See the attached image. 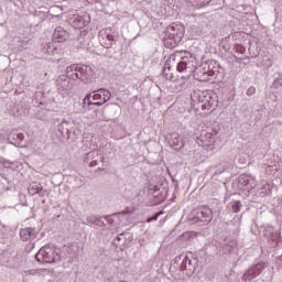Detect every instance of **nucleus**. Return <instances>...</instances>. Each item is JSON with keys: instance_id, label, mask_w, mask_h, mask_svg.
<instances>
[{"instance_id": "1", "label": "nucleus", "mask_w": 282, "mask_h": 282, "mask_svg": "<svg viewBox=\"0 0 282 282\" xmlns=\"http://www.w3.org/2000/svg\"><path fill=\"white\" fill-rule=\"evenodd\" d=\"M66 74L72 80H82L84 85H91L94 78H96V72L94 68L84 64H72L66 67Z\"/></svg>"}, {"instance_id": "2", "label": "nucleus", "mask_w": 282, "mask_h": 282, "mask_svg": "<svg viewBox=\"0 0 282 282\" xmlns=\"http://www.w3.org/2000/svg\"><path fill=\"white\" fill-rule=\"evenodd\" d=\"M219 69H221V66L217 61H207L204 62L196 70L195 75L197 80L200 83H208L210 78H217L219 76Z\"/></svg>"}, {"instance_id": "3", "label": "nucleus", "mask_w": 282, "mask_h": 282, "mask_svg": "<svg viewBox=\"0 0 282 282\" xmlns=\"http://www.w3.org/2000/svg\"><path fill=\"white\" fill-rule=\"evenodd\" d=\"M182 39H184V25L172 23L165 30V47H177L180 43H182Z\"/></svg>"}, {"instance_id": "4", "label": "nucleus", "mask_w": 282, "mask_h": 282, "mask_svg": "<svg viewBox=\"0 0 282 282\" xmlns=\"http://www.w3.org/2000/svg\"><path fill=\"white\" fill-rule=\"evenodd\" d=\"M35 260L39 263H56L61 261V250L54 245H46L37 251Z\"/></svg>"}, {"instance_id": "5", "label": "nucleus", "mask_w": 282, "mask_h": 282, "mask_svg": "<svg viewBox=\"0 0 282 282\" xmlns=\"http://www.w3.org/2000/svg\"><path fill=\"white\" fill-rule=\"evenodd\" d=\"M192 107L196 110V111H208V100H210V95L203 93V91H198V93H194L192 95Z\"/></svg>"}, {"instance_id": "6", "label": "nucleus", "mask_w": 282, "mask_h": 282, "mask_svg": "<svg viewBox=\"0 0 282 282\" xmlns=\"http://www.w3.org/2000/svg\"><path fill=\"white\" fill-rule=\"evenodd\" d=\"M268 268L267 261H259L256 264H252L242 275V281H253L257 276H261L263 270Z\"/></svg>"}, {"instance_id": "7", "label": "nucleus", "mask_w": 282, "mask_h": 282, "mask_svg": "<svg viewBox=\"0 0 282 282\" xmlns=\"http://www.w3.org/2000/svg\"><path fill=\"white\" fill-rule=\"evenodd\" d=\"M194 221L196 224H203L204 226H206V224H210V221H213V209H210L208 206L197 208L194 216Z\"/></svg>"}, {"instance_id": "8", "label": "nucleus", "mask_w": 282, "mask_h": 282, "mask_svg": "<svg viewBox=\"0 0 282 282\" xmlns=\"http://www.w3.org/2000/svg\"><path fill=\"white\" fill-rule=\"evenodd\" d=\"M98 161L105 164V155H102V152H100V150H93L84 155V162H86V164H88L90 169H94V166H98Z\"/></svg>"}, {"instance_id": "9", "label": "nucleus", "mask_w": 282, "mask_h": 282, "mask_svg": "<svg viewBox=\"0 0 282 282\" xmlns=\"http://www.w3.org/2000/svg\"><path fill=\"white\" fill-rule=\"evenodd\" d=\"M167 143L173 151H182V149H184V137L177 132H173L170 134Z\"/></svg>"}, {"instance_id": "10", "label": "nucleus", "mask_w": 282, "mask_h": 282, "mask_svg": "<svg viewBox=\"0 0 282 282\" xmlns=\"http://www.w3.org/2000/svg\"><path fill=\"white\" fill-rule=\"evenodd\" d=\"M56 131L57 138L59 140H63L65 138L69 139V135H72V123L63 120L59 124H57Z\"/></svg>"}, {"instance_id": "11", "label": "nucleus", "mask_w": 282, "mask_h": 282, "mask_svg": "<svg viewBox=\"0 0 282 282\" xmlns=\"http://www.w3.org/2000/svg\"><path fill=\"white\" fill-rule=\"evenodd\" d=\"M86 226H90L95 230L98 228H106L107 224L102 220V216L90 215L86 217V221L84 223Z\"/></svg>"}, {"instance_id": "12", "label": "nucleus", "mask_w": 282, "mask_h": 282, "mask_svg": "<svg viewBox=\"0 0 282 282\" xmlns=\"http://www.w3.org/2000/svg\"><path fill=\"white\" fill-rule=\"evenodd\" d=\"M181 270H186L187 274H193L195 270H197V259L185 256L182 263H181Z\"/></svg>"}, {"instance_id": "13", "label": "nucleus", "mask_w": 282, "mask_h": 282, "mask_svg": "<svg viewBox=\"0 0 282 282\" xmlns=\"http://www.w3.org/2000/svg\"><path fill=\"white\" fill-rule=\"evenodd\" d=\"M36 235H39V231L34 227H25L20 230V239L22 241H34Z\"/></svg>"}, {"instance_id": "14", "label": "nucleus", "mask_w": 282, "mask_h": 282, "mask_svg": "<svg viewBox=\"0 0 282 282\" xmlns=\"http://www.w3.org/2000/svg\"><path fill=\"white\" fill-rule=\"evenodd\" d=\"M72 78H69V75H59V77L56 79V86L58 89H62V91H70L73 85H72Z\"/></svg>"}, {"instance_id": "15", "label": "nucleus", "mask_w": 282, "mask_h": 282, "mask_svg": "<svg viewBox=\"0 0 282 282\" xmlns=\"http://www.w3.org/2000/svg\"><path fill=\"white\" fill-rule=\"evenodd\" d=\"M89 25V15H76L72 21V26L76 30L87 28Z\"/></svg>"}, {"instance_id": "16", "label": "nucleus", "mask_w": 282, "mask_h": 282, "mask_svg": "<svg viewBox=\"0 0 282 282\" xmlns=\"http://www.w3.org/2000/svg\"><path fill=\"white\" fill-rule=\"evenodd\" d=\"M53 39L57 41V43H63L69 39V33L63 26H57L54 30Z\"/></svg>"}, {"instance_id": "17", "label": "nucleus", "mask_w": 282, "mask_h": 282, "mask_svg": "<svg viewBox=\"0 0 282 282\" xmlns=\"http://www.w3.org/2000/svg\"><path fill=\"white\" fill-rule=\"evenodd\" d=\"M238 184L239 186H242V188H254V186H257V183L254 182V178L242 174L238 177Z\"/></svg>"}, {"instance_id": "18", "label": "nucleus", "mask_w": 282, "mask_h": 282, "mask_svg": "<svg viewBox=\"0 0 282 282\" xmlns=\"http://www.w3.org/2000/svg\"><path fill=\"white\" fill-rule=\"evenodd\" d=\"M29 194L45 197V195H47V189H43V185H41V183H33L29 186Z\"/></svg>"}, {"instance_id": "19", "label": "nucleus", "mask_w": 282, "mask_h": 282, "mask_svg": "<svg viewBox=\"0 0 282 282\" xmlns=\"http://www.w3.org/2000/svg\"><path fill=\"white\" fill-rule=\"evenodd\" d=\"M193 64L188 61V58L184 57L182 58L177 65H176V70L180 72V74L184 72H193Z\"/></svg>"}, {"instance_id": "20", "label": "nucleus", "mask_w": 282, "mask_h": 282, "mask_svg": "<svg viewBox=\"0 0 282 282\" xmlns=\"http://www.w3.org/2000/svg\"><path fill=\"white\" fill-rule=\"evenodd\" d=\"M162 76L165 80H175V75L171 72V63L165 62L162 70Z\"/></svg>"}, {"instance_id": "21", "label": "nucleus", "mask_w": 282, "mask_h": 282, "mask_svg": "<svg viewBox=\"0 0 282 282\" xmlns=\"http://www.w3.org/2000/svg\"><path fill=\"white\" fill-rule=\"evenodd\" d=\"M42 52H44V54H48V56H54V54H58V50L52 43L44 44L42 47Z\"/></svg>"}, {"instance_id": "22", "label": "nucleus", "mask_w": 282, "mask_h": 282, "mask_svg": "<svg viewBox=\"0 0 282 282\" xmlns=\"http://www.w3.org/2000/svg\"><path fill=\"white\" fill-rule=\"evenodd\" d=\"M88 105V107L95 106V107H102L105 105L104 101H91V93L87 94L86 97L84 98L83 106Z\"/></svg>"}, {"instance_id": "23", "label": "nucleus", "mask_w": 282, "mask_h": 282, "mask_svg": "<svg viewBox=\"0 0 282 282\" xmlns=\"http://www.w3.org/2000/svg\"><path fill=\"white\" fill-rule=\"evenodd\" d=\"M124 243H127V237H124V232L117 236L112 241V246H115V248H120V246H124Z\"/></svg>"}, {"instance_id": "24", "label": "nucleus", "mask_w": 282, "mask_h": 282, "mask_svg": "<svg viewBox=\"0 0 282 282\" xmlns=\"http://www.w3.org/2000/svg\"><path fill=\"white\" fill-rule=\"evenodd\" d=\"M213 0H186L187 3H192L194 8H206Z\"/></svg>"}, {"instance_id": "25", "label": "nucleus", "mask_w": 282, "mask_h": 282, "mask_svg": "<svg viewBox=\"0 0 282 282\" xmlns=\"http://www.w3.org/2000/svg\"><path fill=\"white\" fill-rule=\"evenodd\" d=\"M85 36H87V32H82L79 34V36L76 40V43L79 44L77 46L85 47L87 45V39H85Z\"/></svg>"}, {"instance_id": "26", "label": "nucleus", "mask_w": 282, "mask_h": 282, "mask_svg": "<svg viewBox=\"0 0 282 282\" xmlns=\"http://www.w3.org/2000/svg\"><path fill=\"white\" fill-rule=\"evenodd\" d=\"M98 91H100L104 102H109V100H111V91L105 88H99Z\"/></svg>"}, {"instance_id": "27", "label": "nucleus", "mask_w": 282, "mask_h": 282, "mask_svg": "<svg viewBox=\"0 0 282 282\" xmlns=\"http://www.w3.org/2000/svg\"><path fill=\"white\" fill-rule=\"evenodd\" d=\"M121 215L119 214H112V215H106L104 216V219L110 225V226H116V221L118 219V216Z\"/></svg>"}, {"instance_id": "28", "label": "nucleus", "mask_w": 282, "mask_h": 282, "mask_svg": "<svg viewBox=\"0 0 282 282\" xmlns=\"http://www.w3.org/2000/svg\"><path fill=\"white\" fill-rule=\"evenodd\" d=\"M216 137H217V131H215V132H207L205 134V138H206L207 142H209V144H213V142H215Z\"/></svg>"}, {"instance_id": "29", "label": "nucleus", "mask_w": 282, "mask_h": 282, "mask_svg": "<svg viewBox=\"0 0 282 282\" xmlns=\"http://www.w3.org/2000/svg\"><path fill=\"white\" fill-rule=\"evenodd\" d=\"M99 43H100V45H102V47H105L106 50H111V47L113 46V43L107 42V40H105V37H100V39H99Z\"/></svg>"}, {"instance_id": "30", "label": "nucleus", "mask_w": 282, "mask_h": 282, "mask_svg": "<svg viewBox=\"0 0 282 282\" xmlns=\"http://www.w3.org/2000/svg\"><path fill=\"white\" fill-rule=\"evenodd\" d=\"M235 248H237V241H235V240L229 241L225 246V249L227 250V252H232L235 250Z\"/></svg>"}, {"instance_id": "31", "label": "nucleus", "mask_w": 282, "mask_h": 282, "mask_svg": "<svg viewBox=\"0 0 282 282\" xmlns=\"http://www.w3.org/2000/svg\"><path fill=\"white\" fill-rule=\"evenodd\" d=\"M215 99L213 98V96L209 95V99L207 102V111H214L215 110Z\"/></svg>"}, {"instance_id": "32", "label": "nucleus", "mask_w": 282, "mask_h": 282, "mask_svg": "<svg viewBox=\"0 0 282 282\" xmlns=\"http://www.w3.org/2000/svg\"><path fill=\"white\" fill-rule=\"evenodd\" d=\"M241 202L236 200L232 205H231V210L232 213H241Z\"/></svg>"}, {"instance_id": "33", "label": "nucleus", "mask_w": 282, "mask_h": 282, "mask_svg": "<svg viewBox=\"0 0 282 282\" xmlns=\"http://www.w3.org/2000/svg\"><path fill=\"white\" fill-rule=\"evenodd\" d=\"M99 36H106L108 43H113L116 41V36H113V34H109L107 32H105V33L100 32Z\"/></svg>"}, {"instance_id": "34", "label": "nucleus", "mask_w": 282, "mask_h": 282, "mask_svg": "<svg viewBox=\"0 0 282 282\" xmlns=\"http://www.w3.org/2000/svg\"><path fill=\"white\" fill-rule=\"evenodd\" d=\"M272 87H273V89H281L282 78L281 77L275 78L272 83Z\"/></svg>"}, {"instance_id": "35", "label": "nucleus", "mask_w": 282, "mask_h": 282, "mask_svg": "<svg viewBox=\"0 0 282 282\" xmlns=\"http://www.w3.org/2000/svg\"><path fill=\"white\" fill-rule=\"evenodd\" d=\"M90 98H93V100H95V101L96 100H101L102 101V93L98 91V89L94 90Z\"/></svg>"}, {"instance_id": "36", "label": "nucleus", "mask_w": 282, "mask_h": 282, "mask_svg": "<svg viewBox=\"0 0 282 282\" xmlns=\"http://www.w3.org/2000/svg\"><path fill=\"white\" fill-rule=\"evenodd\" d=\"M160 215H162V212L156 213L154 216L147 219L148 224H151V221H158L160 218Z\"/></svg>"}, {"instance_id": "37", "label": "nucleus", "mask_w": 282, "mask_h": 282, "mask_svg": "<svg viewBox=\"0 0 282 282\" xmlns=\"http://www.w3.org/2000/svg\"><path fill=\"white\" fill-rule=\"evenodd\" d=\"M257 94V88L251 86L247 89V96H254Z\"/></svg>"}, {"instance_id": "38", "label": "nucleus", "mask_w": 282, "mask_h": 282, "mask_svg": "<svg viewBox=\"0 0 282 282\" xmlns=\"http://www.w3.org/2000/svg\"><path fill=\"white\" fill-rule=\"evenodd\" d=\"M224 171H226V166L225 165H218L217 170H216V175H221V173H224Z\"/></svg>"}, {"instance_id": "39", "label": "nucleus", "mask_w": 282, "mask_h": 282, "mask_svg": "<svg viewBox=\"0 0 282 282\" xmlns=\"http://www.w3.org/2000/svg\"><path fill=\"white\" fill-rule=\"evenodd\" d=\"M15 139L19 140L20 142H23V140L25 139V134L20 132L18 134H15Z\"/></svg>"}, {"instance_id": "40", "label": "nucleus", "mask_w": 282, "mask_h": 282, "mask_svg": "<svg viewBox=\"0 0 282 282\" xmlns=\"http://www.w3.org/2000/svg\"><path fill=\"white\" fill-rule=\"evenodd\" d=\"M264 195H268V192L270 191V184L264 185Z\"/></svg>"}, {"instance_id": "41", "label": "nucleus", "mask_w": 282, "mask_h": 282, "mask_svg": "<svg viewBox=\"0 0 282 282\" xmlns=\"http://www.w3.org/2000/svg\"><path fill=\"white\" fill-rule=\"evenodd\" d=\"M246 52V48L240 50V54H243Z\"/></svg>"}, {"instance_id": "42", "label": "nucleus", "mask_w": 282, "mask_h": 282, "mask_svg": "<svg viewBox=\"0 0 282 282\" xmlns=\"http://www.w3.org/2000/svg\"><path fill=\"white\" fill-rule=\"evenodd\" d=\"M98 171H105V169H102V167H99V169H98Z\"/></svg>"}, {"instance_id": "43", "label": "nucleus", "mask_w": 282, "mask_h": 282, "mask_svg": "<svg viewBox=\"0 0 282 282\" xmlns=\"http://www.w3.org/2000/svg\"><path fill=\"white\" fill-rule=\"evenodd\" d=\"M236 51L239 52V46H237Z\"/></svg>"}, {"instance_id": "44", "label": "nucleus", "mask_w": 282, "mask_h": 282, "mask_svg": "<svg viewBox=\"0 0 282 282\" xmlns=\"http://www.w3.org/2000/svg\"><path fill=\"white\" fill-rule=\"evenodd\" d=\"M122 215H127V212H122Z\"/></svg>"}, {"instance_id": "45", "label": "nucleus", "mask_w": 282, "mask_h": 282, "mask_svg": "<svg viewBox=\"0 0 282 282\" xmlns=\"http://www.w3.org/2000/svg\"><path fill=\"white\" fill-rule=\"evenodd\" d=\"M280 261H282V254L280 256Z\"/></svg>"}]
</instances>
